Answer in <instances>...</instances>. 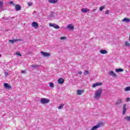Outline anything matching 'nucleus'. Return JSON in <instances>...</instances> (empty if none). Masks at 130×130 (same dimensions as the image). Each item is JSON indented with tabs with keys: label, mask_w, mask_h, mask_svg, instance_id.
I'll list each match as a JSON object with an SVG mask.
<instances>
[{
	"label": "nucleus",
	"mask_w": 130,
	"mask_h": 130,
	"mask_svg": "<svg viewBox=\"0 0 130 130\" xmlns=\"http://www.w3.org/2000/svg\"><path fill=\"white\" fill-rule=\"evenodd\" d=\"M82 93H84V90H78L77 91V95H82Z\"/></svg>",
	"instance_id": "2eb2a0df"
},
{
	"label": "nucleus",
	"mask_w": 130,
	"mask_h": 130,
	"mask_svg": "<svg viewBox=\"0 0 130 130\" xmlns=\"http://www.w3.org/2000/svg\"><path fill=\"white\" fill-rule=\"evenodd\" d=\"M84 75H90V73H89V71H85L84 72Z\"/></svg>",
	"instance_id": "7c9ffc66"
},
{
	"label": "nucleus",
	"mask_w": 130,
	"mask_h": 130,
	"mask_svg": "<svg viewBox=\"0 0 130 130\" xmlns=\"http://www.w3.org/2000/svg\"><path fill=\"white\" fill-rule=\"evenodd\" d=\"M31 26L34 27V28H38V23L36 22H33L31 24Z\"/></svg>",
	"instance_id": "f8f14e48"
},
{
	"label": "nucleus",
	"mask_w": 130,
	"mask_h": 130,
	"mask_svg": "<svg viewBox=\"0 0 130 130\" xmlns=\"http://www.w3.org/2000/svg\"><path fill=\"white\" fill-rule=\"evenodd\" d=\"M108 14H109V10H107V11L105 12V14H106V15H108Z\"/></svg>",
	"instance_id": "f704fd0d"
},
{
	"label": "nucleus",
	"mask_w": 130,
	"mask_h": 130,
	"mask_svg": "<svg viewBox=\"0 0 130 130\" xmlns=\"http://www.w3.org/2000/svg\"><path fill=\"white\" fill-rule=\"evenodd\" d=\"M16 54L17 55H19V56H22V54H21V53L20 52H17Z\"/></svg>",
	"instance_id": "2f4dec72"
},
{
	"label": "nucleus",
	"mask_w": 130,
	"mask_h": 130,
	"mask_svg": "<svg viewBox=\"0 0 130 130\" xmlns=\"http://www.w3.org/2000/svg\"><path fill=\"white\" fill-rule=\"evenodd\" d=\"M22 74H26V71L23 70L21 71Z\"/></svg>",
	"instance_id": "e433bc0d"
},
{
	"label": "nucleus",
	"mask_w": 130,
	"mask_h": 130,
	"mask_svg": "<svg viewBox=\"0 0 130 130\" xmlns=\"http://www.w3.org/2000/svg\"><path fill=\"white\" fill-rule=\"evenodd\" d=\"M1 56H2V54H0V57H1Z\"/></svg>",
	"instance_id": "79ce46f5"
},
{
	"label": "nucleus",
	"mask_w": 130,
	"mask_h": 130,
	"mask_svg": "<svg viewBox=\"0 0 130 130\" xmlns=\"http://www.w3.org/2000/svg\"><path fill=\"white\" fill-rule=\"evenodd\" d=\"M101 125H102V123H99L97 125L93 126L90 130H96L97 129L99 128Z\"/></svg>",
	"instance_id": "20e7f679"
},
{
	"label": "nucleus",
	"mask_w": 130,
	"mask_h": 130,
	"mask_svg": "<svg viewBox=\"0 0 130 130\" xmlns=\"http://www.w3.org/2000/svg\"><path fill=\"white\" fill-rule=\"evenodd\" d=\"M82 71H80V72H79L78 73V75H82Z\"/></svg>",
	"instance_id": "ea45409f"
},
{
	"label": "nucleus",
	"mask_w": 130,
	"mask_h": 130,
	"mask_svg": "<svg viewBox=\"0 0 130 130\" xmlns=\"http://www.w3.org/2000/svg\"><path fill=\"white\" fill-rule=\"evenodd\" d=\"M41 103L42 104H46L49 103V100L45 98H42L41 99Z\"/></svg>",
	"instance_id": "7ed1b4c3"
},
{
	"label": "nucleus",
	"mask_w": 130,
	"mask_h": 130,
	"mask_svg": "<svg viewBox=\"0 0 130 130\" xmlns=\"http://www.w3.org/2000/svg\"><path fill=\"white\" fill-rule=\"evenodd\" d=\"M101 85H102V83L97 82V83H94L92 85V88H95V87H97V86H101Z\"/></svg>",
	"instance_id": "1a4fd4ad"
},
{
	"label": "nucleus",
	"mask_w": 130,
	"mask_h": 130,
	"mask_svg": "<svg viewBox=\"0 0 130 130\" xmlns=\"http://www.w3.org/2000/svg\"><path fill=\"white\" fill-rule=\"evenodd\" d=\"M126 100L127 102H129V101H130L129 98H126Z\"/></svg>",
	"instance_id": "c9c22d12"
},
{
	"label": "nucleus",
	"mask_w": 130,
	"mask_h": 130,
	"mask_svg": "<svg viewBox=\"0 0 130 130\" xmlns=\"http://www.w3.org/2000/svg\"><path fill=\"white\" fill-rule=\"evenodd\" d=\"M102 92H103V89H102V88H99L98 90H95L94 93L95 99H100V97H101V94H102Z\"/></svg>",
	"instance_id": "f257e3e1"
},
{
	"label": "nucleus",
	"mask_w": 130,
	"mask_h": 130,
	"mask_svg": "<svg viewBox=\"0 0 130 130\" xmlns=\"http://www.w3.org/2000/svg\"><path fill=\"white\" fill-rule=\"evenodd\" d=\"M17 41H18V40H17V39L9 40L10 43H11L12 44H14V43H15V42H17Z\"/></svg>",
	"instance_id": "6ab92c4d"
},
{
	"label": "nucleus",
	"mask_w": 130,
	"mask_h": 130,
	"mask_svg": "<svg viewBox=\"0 0 130 130\" xmlns=\"http://www.w3.org/2000/svg\"><path fill=\"white\" fill-rule=\"evenodd\" d=\"M3 5H4V1H0V7H3Z\"/></svg>",
	"instance_id": "c756f323"
},
{
	"label": "nucleus",
	"mask_w": 130,
	"mask_h": 130,
	"mask_svg": "<svg viewBox=\"0 0 130 130\" xmlns=\"http://www.w3.org/2000/svg\"><path fill=\"white\" fill-rule=\"evenodd\" d=\"M95 11H96V10H93L92 12H95Z\"/></svg>",
	"instance_id": "a19ab883"
},
{
	"label": "nucleus",
	"mask_w": 130,
	"mask_h": 130,
	"mask_svg": "<svg viewBox=\"0 0 130 130\" xmlns=\"http://www.w3.org/2000/svg\"><path fill=\"white\" fill-rule=\"evenodd\" d=\"M90 11V10H89L87 8H82L81 9V12H82V13H88V12H89Z\"/></svg>",
	"instance_id": "ddd939ff"
},
{
	"label": "nucleus",
	"mask_w": 130,
	"mask_h": 130,
	"mask_svg": "<svg viewBox=\"0 0 130 130\" xmlns=\"http://www.w3.org/2000/svg\"><path fill=\"white\" fill-rule=\"evenodd\" d=\"M27 5L29 7H31V6L33 5V3L31 2H30L27 3Z\"/></svg>",
	"instance_id": "c85d7f7f"
},
{
	"label": "nucleus",
	"mask_w": 130,
	"mask_h": 130,
	"mask_svg": "<svg viewBox=\"0 0 130 130\" xmlns=\"http://www.w3.org/2000/svg\"><path fill=\"white\" fill-rule=\"evenodd\" d=\"M63 82H64V81L63 80V79H62V78H59L58 80V84H62L63 83Z\"/></svg>",
	"instance_id": "aec40b11"
},
{
	"label": "nucleus",
	"mask_w": 130,
	"mask_h": 130,
	"mask_svg": "<svg viewBox=\"0 0 130 130\" xmlns=\"http://www.w3.org/2000/svg\"><path fill=\"white\" fill-rule=\"evenodd\" d=\"M49 87H51V88H53V87H54V85L53 84V83L52 82L50 83Z\"/></svg>",
	"instance_id": "cd10ccee"
},
{
	"label": "nucleus",
	"mask_w": 130,
	"mask_h": 130,
	"mask_svg": "<svg viewBox=\"0 0 130 130\" xmlns=\"http://www.w3.org/2000/svg\"><path fill=\"white\" fill-rule=\"evenodd\" d=\"M124 119H125V120H127V121H130V117L126 116L124 117Z\"/></svg>",
	"instance_id": "393cba45"
},
{
	"label": "nucleus",
	"mask_w": 130,
	"mask_h": 130,
	"mask_svg": "<svg viewBox=\"0 0 130 130\" xmlns=\"http://www.w3.org/2000/svg\"><path fill=\"white\" fill-rule=\"evenodd\" d=\"M4 86L6 89H11V85H9L8 83H4Z\"/></svg>",
	"instance_id": "4468645a"
},
{
	"label": "nucleus",
	"mask_w": 130,
	"mask_h": 130,
	"mask_svg": "<svg viewBox=\"0 0 130 130\" xmlns=\"http://www.w3.org/2000/svg\"><path fill=\"white\" fill-rule=\"evenodd\" d=\"M122 110H123V112H122V114H123V115H125V112L127 110V109H126V104H124L123 105V107H122Z\"/></svg>",
	"instance_id": "6e6552de"
},
{
	"label": "nucleus",
	"mask_w": 130,
	"mask_h": 130,
	"mask_svg": "<svg viewBox=\"0 0 130 130\" xmlns=\"http://www.w3.org/2000/svg\"><path fill=\"white\" fill-rule=\"evenodd\" d=\"M68 29L69 30H71V31H73L74 30V25L72 24H69L67 26Z\"/></svg>",
	"instance_id": "9d476101"
},
{
	"label": "nucleus",
	"mask_w": 130,
	"mask_h": 130,
	"mask_svg": "<svg viewBox=\"0 0 130 130\" xmlns=\"http://www.w3.org/2000/svg\"><path fill=\"white\" fill-rule=\"evenodd\" d=\"M57 1V0H49V3H51V4H56Z\"/></svg>",
	"instance_id": "4be33fe9"
},
{
	"label": "nucleus",
	"mask_w": 130,
	"mask_h": 130,
	"mask_svg": "<svg viewBox=\"0 0 130 130\" xmlns=\"http://www.w3.org/2000/svg\"><path fill=\"white\" fill-rule=\"evenodd\" d=\"M41 54L45 56V57H47V56H50V53L44 52V51H41Z\"/></svg>",
	"instance_id": "0eeeda50"
},
{
	"label": "nucleus",
	"mask_w": 130,
	"mask_h": 130,
	"mask_svg": "<svg viewBox=\"0 0 130 130\" xmlns=\"http://www.w3.org/2000/svg\"><path fill=\"white\" fill-rule=\"evenodd\" d=\"M9 3L11 5H14V3L12 1H10Z\"/></svg>",
	"instance_id": "58836bf2"
},
{
	"label": "nucleus",
	"mask_w": 130,
	"mask_h": 130,
	"mask_svg": "<svg viewBox=\"0 0 130 130\" xmlns=\"http://www.w3.org/2000/svg\"><path fill=\"white\" fill-rule=\"evenodd\" d=\"M63 106H64V105L63 104H61L58 107V109H61Z\"/></svg>",
	"instance_id": "b1692460"
},
{
	"label": "nucleus",
	"mask_w": 130,
	"mask_h": 130,
	"mask_svg": "<svg viewBox=\"0 0 130 130\" xmlns=\"http://www.w3.org/2000/svg\"><path fill=\"white\" fill-rule=\"evenodd\" d=\"M104 9H105V7H104V6H101V7L100 8V12H102V11H103V10H104Z\"/></svg>",
	"instance_id": "bb28decb"
},
{
	"label": "nucleus",
	"mask_w": 130,
	"mask_h": 130,
	"mask_svg": "<svg viewBox=\"0 0 130 130\" xmlns=\"http://www.w3.org/2000/svg\"><path fill=\"white\" fill-rule=\"evenodd\" d=\"M55 17H56V14L54 12H51L48 16V18L50 19V20H52V19H54Z\"/></svg>",
	"instance_id": "f03ea898"
},
{
	"label": "nucleus",
	"mask_w": 130,
	"mask_h": 130,
	"mask_svg": "<svg viewBox=\"0 0 130 130\" xmlns=\"http://www.w3.org/2000/svg\"><path fill=\"white\" fill-rule=\"evenodd\" d=\"M127 91H130V86H127V87L124 89V91H125V92H127Z\"/></svg>",
	"instance_id": "5701e85b"
},
{
	"label": "nucleus",
	"mask_w": 130,
	"mask_h": 130,
	"mask_svg": "<svg viewBox=\"0 0 130 130\" xmlns=\"http://www.w3.org/2000/svg\"><path fill=\"white\" fill-rule=\"evenodd\" d=\"M31 67L34 69H36V68L38 67V65H32Z\"/></svg>",
	"instance_id": "473e14b6"
},
{
	"label": "nucleus",
	"mask_w": 130,
	"mask_h": 130,
	"mask_svg": "<svg viewBox=\"0 0 130 130\" xmlns=\"http://www.w3.org/2000/svg\"><path fill=\"white\" fill-rule=\"evenodd\" d=\"M122 22H126V23H129L130 19L128 18H125L122 20Z\"/></svg>",
	"instance_id": "a211bd4d"
},
{
	"label": "nucleus",
	"mask_w": 130,
	"mask_h": 130,
	"mask_svg": "<svg viewBox=\"0 0 130 130\" xmlns=\"http://www.w3.org/2000/svg\"><path fill=\"white\" fill-rule=\"evenodd\" d=\"M121 72H123V69H122L121 68L116 69V73H120Z\"/></svg>",
	"instance_id": "412c9836"
},
{
	"label": "nucleus",
	"mask_w": 130,
	"mask_h": 130,
	"mask_svg": "<svg viewBox=\"0 0 130 130\" xmlns=\"http://www.w3.org/2000/svg\"><path fill=\"white\" fill-rule=\"evenodd\" d=\"M124 45H125V46L130 47V43H128L127 41H126V42H125V44H124Z\"/></svg>",
	"instance_id": "a878e982"
},
{
	"label": "nucleus",
	"mask_w": 130,
	"mask_h": 130,
	"mask_svg": "<svg viewBox=\"0 0 130 130\" xmlns=\"http://www.w3.org/2000/svg\"><path fill=\"white\" fill-rule=\"evenodd\" d=\"M122 103V100L118 99L116 101L115 103V105H119V104H121Z\"/></svg>",
	"instance_id": "9b49d317"
},
{
	"label": "nucleus",
	"mask_w": 130,
	"mask_h": 130,
	"mask_svg": "<svg viewBox=\"0 0 130 130\" xmlns=\"http://www.w3.org/2000/svg\"><path fill=\"white\" fill-rule=\"evenodd\" d=\"M100 53H101L102 54H106V53H107V50H101L100 51Z\"/></svg>",
	"instance_id": "f3484780"
},
{
	"label": "nucleus",
	"mask_w": 130,
	"mask_h": 130,
	"mask_svg": "<svg viewBox=\"0 0 130 130\" xmlns=\"http://www.w3.org/2000/svg\"><path fill=\"white\" fill-rule=\"evenodd\" d=\"M15 10L16 11H20L21 10V6L19 5H17L15 6Z\"/></svg>",
	"instance_id": "dca6fc26"
},
{
	"label": "nucleus",
	"mask_w": 130,
	"mask_h": 130,
	"mask_svg": "<svg viewBox=\"0 0 130 130\" xmlns=\"http://www.w3.org/2000/svg\"><path fill=\"white\" fill-rule=\"evenodd\" d=\"M49 25L50 27H53V28H55V29H59V26L57 24L49 23Z\"/></svg>",
	"instance_id": "423d86ee"
},
{
	"label": "nucleus",
	"mask_w": 130,
	"mask_h": 130,
	"mask_svg": "<svg viewBox=\"0 0 130 130\" xmlns=\"http://www.w3.org/2000/svg\"><path fill=\"white\" fill-rule=\"evenodd\" d=\"M34 13H36V12H34Z\"/></svg>",
	"instance_id": "37998d69"
},
{
	"label": "nucleus",
	"mask_w": 130,
	"mask_h": 130,
	"mask_svg": "<svg viewBox=\"0 0 130 130\" xmlns=\"http://www.w3.org/2000/svg\"><path fill=\"white\" fill-rule=\"evenodd\" d=\"M5 76H9V74L8 73V72H5Z\"/></svg>",
	"instance_id": "4c0bfd02"
},
{
	"label": "nucleus",
	"mask_w": 130,
	"mask_h": 130,
	"mask_svg": "<svg viewBox=\"0 0 130 130\" xmlns=\"http://www.w3.org/2000/svg\"><path fill=\"white\" fill-rule=\"evenodd\" d=\"M67 39V38L64 37H62L60 38V40H66Z\"/></svg>",
	"instance_id": "72a5a7b5"
},
{
	"label": "nucleus",
	"mask_w": 130,
	"mask_h": 130,
	"mask_svg": "<svg viewBox=\"0 0 130 130\" xmlns=\"http://www.w3.org/2000/svg\"><path fill=\"white\" fill-rule=\"evenodd\" d=\"M108 74H109V76H112L114 78H116V77H117V75H116V74L114 73V72H113V71H109L108 72Z\"/></svg>",
	"instance_id": "39448f33"
}]
</instances>
